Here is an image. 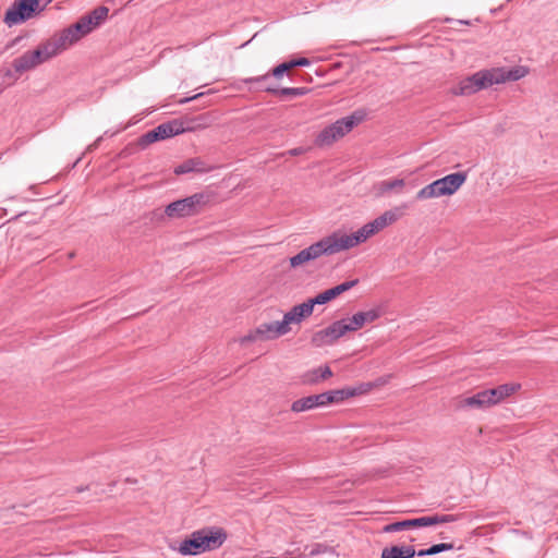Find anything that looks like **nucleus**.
Segmentation results:
<instances>
[{"instance_id":"1","label":"nucleus","mask_w":558,"mask_h":558,"mask_svg":"<svg viewBox=\"0 0 558 558\" xmlns=\"http://www.w3.org/2000/svg\"><path fill=\"white\" fill-rule=\"evenodd\" d=\"M226 539L227 534L222 529H202L183 539L179 545L178 551L183 556H196L220 548Z\"/></svg>"},{"instance_id":"2","label":"nucleus","mask_w":558,"mask_h":558,"mask_svg":"<svg viewBox=\"0 0 558 558\" xmlns=\"http://www.w3.org/2000/svg\"><path fill=\"white\" fill-rule=\"evenodd\" d=\"M401 215H402V213L400 211L399 208L386 210L380 216H378L374 220L365 223L357 231H355L351 234H347V233L337 231L338 238L340 240L343 251L350 250V248L365 242L367 239H369L374 234L378 233L379 231L384 230L386 227L396 222L401 217Z\"/></svg>"},{"instance_id":"3","label":"nucleus","mask_w":558,"mask_h":558,"mask_svg":"<svg viewBox=\"0 0 558 558\" xmlns=\"http://www.w3.org/2000/svg\"><path fill=\"white\" fill-rule=\"evenodd\" d=\"M301 322L302 318L293 306L283 315L282 320L259 324L255 329L251 330L246 336H244L241 339V342L245 343L277 339L287 335L291 330V324H301Z\"/></svg>"},{"instance_id":"4","label":"nucleus","mask_w":558,"mask_h":558,"mask_svg":"<svg viewBox=\"0 0 558 558\" xmlns=\"http://www.w3.org/2000/svg\"><path fill=\"white\" fill-rule=\"evenodd\" d=\"M342 251L338 233L333 232L290 257V266L296 268L324 255H333Z\"/></svg>"},{"instance_id":"5","label":"nucleus","mask_w":558,"mask_h":558,"mask_svg":"<svg viewBox=\"0 0 558 558\" xmlns=\"http://www.w3.org/2000/svg\"><path fill=\"white\" fill-rule=\"evenodd\" d=\"M466 172H454L422 187L417 194V199H429L454 194L466 181Z\"/></svg>"},{"instance_id":"6","label":"nucleus","mask_w":558,"mask_h":558,"mask_svg":"<svg viewBox=\"0 0 558 558\" xmlns=\"http://www.w3.org/2000/svg\"><path fill=\"white\" fill-rule=\"evenodd\" d=\"M364 118L363 112H354L351 116L341 118L319 132L315 138L317 147H328L347 135Z\"/></svg>"},{"instance_id":"7","label":"nucleus","mask_w":558,"mask_h":558,"mask_svg":"<svg viewBox=\"0 0 558 558\" xmlns=\"http://www.w3.org/2000/svg\"><path fill=\"white\" fill-rule=\"evenodd\" d=\"M364 118L363 112H354L351 116L341 118L319 132L315 138L317 147H328L347 135Z\"/></svg>"},{"instance_id":"8","label":"nucleus","mask_w":558,"mask_h":558,"mask_svg":"<svg viewBox=\"0 0 558 558\" xmlns=\"http://www.w3.org/2000/svg\"><path fill=\"white\" fill-rule=\"evenodd\" d=\"M209 203V196L205 193H195L168 204L165 215L169 219H181L198 215Z\"/></svg>"},{"instance_id":"9","label":"nucleus","mask_w":558,"mask_h":558,"mask_svg":"<svg viewBox=\"0 0 558 558\" xmlns=\"http://www.w3.org/2000/svg\"><path fill=\"white\" fill-rule=\"evenodd\" d=\"M496 77H494L492 69L478 71L463 80H461L456 87H452L450 93L454 96H469L482 89L495 85Z\"/></svg>"},{"instance_id":"10","label":"nucleus","mask_w":558,"mask_h":558,"mask_svg":"<svg viewBox=\"0 0 558 558\" xmlns=\"http://www.w3.org/2000/svg\"><path fill=\"white\" fill-rule=\"evenodd\" d=\"M39 5V0H15L4 14L8 26L22 24L31 19Z\"/></svg>"},{"instance_id":"11","label":"nucleus","mask_w":558,"mask_h":558,"mask_svg":"<svg viewBox=\"0 0 558 558\" xmlns=\"http://www.w3.org/2000/svg\"><path fill=\"white\" fill-rule=\"evenodd\" d=\"M183 132L182 123L173 120L162 123L157 128L148 131L141 137L142 144H151L154 142L175 136Z\"/></svg>"},{"instance_id":"12","label":"nucleus","mask_w":558,"mask_h":558,"mask_svg":"<svg viewBox=\"0 0 558 558\" xmlns=\"http://www.w3.org/2000/svg\"><path fill=\"white\" fill-rule=\"evenodd\" d=\"M343 336L342 325L339 320H336L328 327L314 332L311 343L315 348L331 345Z\"/></svg>"},{"instance_id":"13","label":"nucleus","mask_w":558,"mask_h":558,"mask_svg":"<svg viewBox=\"0 0 558 558\" xmlns=\"http://www.w3.org/2000/svg\"><path fill=\"white\" fill-rule=\"evenodd\" d=\"M269 80V74H264L255 77L244 78L243 82L245 84L258 83L262 84L260 89L271 93L274 95L287 96V97H300L307 94L308 89L305 87H283V88H275L266 82Z\"/></svg>"},{"instance_id":"14","label":"nucleus","mask_w":558,"mask_h":558,"mask_svg":"<svg viewBox=\"0 0 558 558\" xmlns=\"http://www.w3.org/2000/svg\"><path fill=\"white\" fill-rule=\"evenodd\" d=\"M337 298L333 288L325 290L317 294L315 298L308 299L302 304L294 305L296 312L301 316L302 320L312 315L315 305H323Z\"/></svg>"},{"instance_id":"15","label":"nucleus","mask_w":558,"mask_h":558,"mask_svg":"<svg viewBox=\"0 0 558 558\" xmlns=\"http://www.w3.org/2000/svg\"><path fill=\"white\" fill-rule=\"evenodd\" d=\"M519 388L520 385L517 384H504L492 389H485L489 408L500 403L507 397L514 393Z\"/></svg>"},{"instance_id":"16","label":"nucleus","mask_w":558,"mask_h":558,"mask_svg":"<svg viewBox=\"0 0 558 558\" xmlns=\"http://www.w3.org/2000/svg\"><path fill=\"white\" fill-rule=\"evenodd\" d=\"M60 52L53 44L52 39L41 44L35 50L31 51V54L37 65L48 61L49 59L58 56Z\"/></svg>"},{"instance_id":"17","label":"nucleus","mask_w":558,"mask_h":558,"mask_svg":"<svg viewBox=\"0 0 558 558\" xmlns=\"http://www.w3.org/2000/svg\"><path fill=\"white\" fill-rule=\"evenodd\" d=\"M494 77L496 80L495 84H501L507 81H518L526 75V70L522 66L512 68L510 70H505L502 68L492 69Z\"/></svg>"},{"instance_id":"18","label":"nucleus","mask_w":558,"mask_h":558,"mask_svg":"<svg viewBox=\"0 0 558 558\" xmlns=\"http://www.w3.org/2000/svg\"><path fill=\"white\" fill-rule=\"evenodd\" d=\"M459 407L461 409H477V410H485L488 409V401H487V395L486 390H481L472 396L463 398L459 402Z\"/></svg>"},{"instance_id":"19","label":"nucleus","mask_w":558,"mask_h":558,"mask_svg":"<svg viewBox=\"0 0 558 558\" xmlns=\"http://www.w3.org/2000/svg\"><path fill=\"white\" fill-rule=\"evenodd\" d=\"M80 36L77 33L73 32V27L70 26L65 29H63L58 36L52 38L53 44H56V47L58 48L59 52H62L63 50L71 47L73 44L77 43L80 40Z\"/></svg>"},{"instance_id":"20","label":"nucleus","mask_w":558,"mask_h":558,"mask_svg":"<svg viewBox=\"0 0 558 558\" xmlns=\"http://www.w3.org/2000/svg\"><path fill=\"white\" fill-rule=\"evenodd\" d=\"M416 550L411 545L386 547L381 551L380 558H413Z\"/></svg>"},{"instance_id":"21","label":"nucleus","mask_w":558,"mask_h":558,"mask_svg":"<svg viewBox=\"0 0 558 558\" xmlns=\"http://www.w3.org/2000/svg\"><path fill=\"white\" fill-rule=\"evenodd\" d=\"M359 393H361V389L355 387H347L327 391L330 404L340 403L349 398L357 396Z\"/></svg>"},{"instance_id":"22","label":"nucleus","mask_w":558,"mask_h":558,"mask_svg":"<svg viewBox=\"0 0 558 558\" xmlns=\"http://www.w3.org/2000/svg\"><path fill=\"white\" fill-rule=\"evenodd\" d=\"M12 66L16 73L21 74L36 68L37 63L33 59L31 51H25L22 56L13 60Z\"/></svg>"},{"instance_id":"23","label":"nucleus","mask_w":558,"mask_h":558,"mask_svg":"<svg viewBox=\"0 0 558 558\" xmlns=\"http://www.w3.org/2000/svg\"><path fill=\"white\" fill-rule=\"evenodd\" d=\"M332 376V371L329 366H320L318 368L313 369L305 377V381L310 384L318 383L320 380H325Z\"/></svg>"},{"instance_id":"24","label":"nucleus","mask_w":558,"mask_h":558,"mask_svg":"<svg viewBox=\"0 0 558 558\" xmlns=\"http://www.w3.org/2000/svg\"><path fill=\"white\" fill-rule=\"evenodd\" d=\"M316 409L314 405V401L312 396H307L301 399H298L292 402L291 404V411L294 413H301L305 411H310Z\"/></svg>"},{"instance_id":"25","label":"nucleus","mask_w":558,"mask_h":558,"mask_svg":"<svg viewBox=\"0 0 558 558\" xmlns=\"http://www.w3.org/2000/svg\"><path fill=\"white\" fill-rule=\"evenodd\" d=\"M410 527H416L414 519H409V520H403V521H398V522L387 524L383 527V532L384 533H393V532L408 530Z\"/></svg>"},{"instance_id":"26","label":"nucleus","mask_w":558,"mask_h":558,"mask_svg":"<svg viewBox=\"0 0 558 558\" xmlns=\"http://www.w3.org/2000/svg\"><path fill=\"white\" fill-rule=\"evenodd\" d=\"M451 549H453V544H451V543H439V544H435V545L430 546L427 549H421V550L416 551V555L420 556V557L430 556V555H436V554H439V553H442V551H447V550H451Z\"/></svg>"},{"instance_id":"27","label":"nucleus","mask_w":558,"mask_h":558,"mask_svg":"<svg viewBox=\"0 0 558 558\" xmlns=\"http://www.w3.org/2000/svg\"><path fill=\"white\" fill-rule=\"evenodd\" d=\"M109 13V9L105 5L97 7L93 11H90L87 15L98 27L105 20L107 19Z\"/></svg>"},{"instance_id":"28","label":"nucleus","mask_w":558,"mask_h":558,"mask_svg":"<svg viewBox=\"0 0 558 558\" xmlns=\"http://www.w3.org/2000/svg\"><path fill=\"white\" fill-rule=\"evenodd\" d=\"M404 180L403 179H395L389 181H383L379 184V189L381 193H386L392 190L401 189L404 186Z\"/></svg>"},{"instance_id":"29","label":"nucleus","mask_w":558,"mask_h":558,"mask_svg":"<svg viewBox=\"0 0 558 558\" xmlns=\"http://www.w3.org/2000/svg\"><path fill=\"white\" fill-rule=\"evenodd\" d=\"M339 322L342 325V329H343L344 335L347 332L356 331V330L361 329L353 316L348 317V318L339 319Z\"/></svg>"},{"instance_id":"30","label":"nucleus","mask_w":558,"mask_h":558,"mask_svg":"<svg viewBox=\"0 0 558 558\" xmlns=\"http://www.w3.org/2000/svg\"><path fill=\"white\" fill-rule=\"evenodd\" d=\"M360 314L364 318L365 324H371L381 316L380 308H371L368 311H361Z\"/></svg>"},{"instance_id":"31","label":"nucleus","mask_w":558,"mask_h":558,"mask_svg":"<svg viewBox=\"0 0 558 558\" xmlns=\"http://www.w3.org/2000/svg\"><path fill=\"white\" fill-rule=\"evenodd\" d=\"M357 282H359L357 279H353V280L344 281V282H342L336 287H332V288L336 291V294L338 296V295L342 294L343 292H347L350 289H352L353 287H355L357 284Z\"/></svg>"},{"instance_id":"32","label":"nucleus","mask_w":558,"mask_h":558,"mask_svg":"<svg viewBox=\"0 0 558 558\" xmlns=\"http://www.w3.org/2000/svg\"><path fill=\"white\" fill-rule=\"evenodd\" d=\"M311 396L313 398L314 405L316 409L330 404L327 391L318 393V395H311Z\"/></svg>"},{"instance_id":"33","label":"nucleus","mask_w":558,"mask_h":558,"mask_svg":"<svg viewBox=\"0 0 558 558\" xmlns=\"http://www.w3.org/2000/svg\"><path fill=\"white\" fill-rule=\"evenodd\" d=\"M194 166H195L194 160H187V161L183 162L182 165H179L174 169V173L175 174H184V173L192 172L195 169Z\"/></svg>"},{"instance_id":"34","label":"nucleus","mask_w":558,"mask_h":558,"mask_svg":"<svg viewBox=\"0 0 558 558\" xmlns=\"http://www.w3.org/2000/svg\"><path fill=\"white\" fill-rule=\"evenodd\" d=\"M414 520H415V526L416 527L429 526V525L436 524V517L435 515L415 518Z\"/></svg>"},{"instance_id":"35","label":"nucleus","mask_w":558,"mask_h":558,"mask_svg":"<svg viewBox=\"0 0 558 558\" xmlns=\"http://www.w3.org/2000/svg\"><path fill=\"white\" fill-rule=\"evenodd\" d=\"M290 69H292L291 65H290V62H283V63H281L279 65H277L275 69H272L271 74L275 77L279 78V77H281L283 75V73H286Z\"/></svg>"},{"instance_id":"36","label":"nucleus","mask_w":558,"mask_h":558,"mask_svg":"<svg viewBox=\"0 0 558 558\" xmlns=\"http://www.w3.org/2000/svg\"><path fill=\"white\" fill-rule=\"evenodd\" d=\"M71 26L73 27V32L77 33L80 38L89 34L85 27V24L83 23V21L81 19L75 24H73Z\"/></svg>"},{"instance_id":"37","label":"nucleus","mask_w":558,"mask_h":558,"mask_svg":"<svg viewBox=\"0 0 558 558\" xmlns=\"http://www.w3.org/2000/svg\"><path fill=\"white\" fill-rule=\"evenodd\" d=\"M436 517V524L439 523H450L458 520V517L454 514H441V515H435Z\"/></svg>"},{"instance_id":"38","label":"nucleus","mask_w":558,"mask_h":558,"mask_svg":"<svg viewBox=\"0 0 558 558\" xmlns=\"http://www.w3.org/2000/svg\"><path fill=\"white\" fill-rule=\"evenodd\" d=\"M81 20L85 24V27H86L88 33H90L93 29H95L97 27L88 15L82 16Z\"/></svg>"},{"instance_id":"39","label":"nucleus","mask_w":558,"mask_h":558,"mask_svg":"<svg viewBox=\"0 0 558 558\" xmlns=\"http://www.w3.org/2000/svg\"><path fill=\"white\" fill-rule=\"evenodd\" d=\"M289 62H290L291 68L305 66V65L310 64V61L306 58H299V59L291 60Z\"/></svg>"},{"instance_id":"40","label":"nucleus","mask_w":558,"mask_h":558,"mask_svg":"<svg viewBox=\"0 0 558 558\" xmlns=\"http://www.w3.org/2000/svg\"><path fill=\"white\" fill-rule=\"evenodd\" d=\"M352 316L355 318V320H356V323H357V325H359V327H360V328H362L363 326H365V325H366V324H365V322H364V318L362 317V315L360 314V312H357V313L353 314Z\"/></svg>"},{"instance_id":"41","label":"nucleus","mask_w":558,"mask_h":558,"mask_svg":"<svg viewBox=\"0 0 558 558\" xmlns=\"http://www.w3.org/2000/svg\"><path fill=\"white\" fill-rule=\"evenodd\" d=\"M302 153H303V148H301V147L292 148V149L289 150V154L291 156H298V155H300Z\"/></svg>"},{"instance_id":"42","label":"nucleus","mask_w":558,"mask_h":558,"mask_svg":"<svg viewBox=\"0 0 558 558\" xmlns=\"http://www.w3.org/2000/svg\"><path fill=\"white\" fill-rule=\"evenodd\" d=\"M202 95H203L202 93L196 94V95H194L192 97H189V98H185V99L181 100L180 102H187V101L194 100V99L198 98Z\"/></svg>"},{"instance_id":"43","label":"nucleus","mask_w":558,"mask_h":558,"mask_svg":"<svg viewBox=\"0 0 558 558\" xmlns=\"http://www.w3.org/2000/svg\"><path fill=\"white\" fill-rule=\"evenodd\" d=\"M459 22H460L461 24H466V25L469 24V21H462V20H461V21H459Z\"/></svg>"},{"instance_id":"44","label":"nucleus","mask_w":558,"mask_h":558,"mask_svg":"<svg viewBox=\"0 0 558 558\" xmlns=\"http://www.w3.org/2000/svg\"><path fill=\"white\" fill-rule=\"evenodd\" d=\"M101 137L97 138V141L95 142V145H97L99 142H100Z\"/></svg>"}]
</instances>
